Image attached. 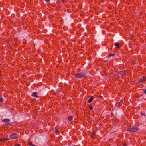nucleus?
Returning <instances> with one entry per match:
<instances>
[{
    "instance_id": "22",
    "label": "nucleus",
    "mask_w": 146,
    "mask_h": 146,
    "mask_svg": "<svg viewBox=\"0 0 146 146\" xmlns=\"http://www.w3.org/2000/svg\"><path fill=\"white\" fill-rule=\"evenodd\" d=\"M44 1L46 2H49L50 1V0H44Z\"/></svg>"
},
{
    "instance_id": "18",
    "label": "nucleus",
    "mask_w": 146,
    "mask_h": 146,
    "mask_svg": "<svg viewBox=\"0 0 146 146\" xmlns=\"http://www.w3.org/2000/svg\"><path fill=\"white\" fill-rule=\"evenodd\" d=\"M87 106H88L89 107L90 110H92L93 108L91 105H89L88 104Z\"/></svg>"
},
{
    "instance_id": "16",
    "label": "nucleus",
    "mask_w": 146,
    "mask_h": 146,
    "mask_svg": "<svg viewBox=\"0 0 146 146\" xmlns=\"http://www.w3.org/2000/svg\"><path fill=\"white\" fill-rule=\"evenodd\" d=\"M27 144L29 145V146H32L33 145L31 141H29L27 143Z\"/></svg>"
},
{
    "instance_id": "6",
    "label": "nucleus",
    "mask_w": 146,
    "mask_h": 146,
    "mask_svg": "<svg viewBox=\"0 0 146 146\" xmlns=\"http://www.w3.org/2000/svg\"><path fill=\"white\" fill-rule=\"evenodd\" d=\"M118 74L121 75H123L126 74V71L125 70L119 71L118 72Z\"/></svg>"
},
{
    "instance_id": "13",
    "label": "nucleus",
    "mask_w": 146,
    "mask_h": 146,
    "mask_svg": "<svg viewBox=\"0 0 146 146\" xmlns=\"http://www.w3.org/2000/svg\"><path fill=\"white\" fill-rule=\"evenodd\" d=\"M123 100H120V101H119V107L120 106H121L123 103Z\"/></svg>"
},
{
    "instance_id": "25",
    "label": "nucleus",
    "mask_w": 146,
    "mask_h": 146,
    "mask_svg": "<svg viewBox=\"0 0 146 146\" xmlns=\"http://www.w3.org/2000/svg\"><path fill=\"white\" fill-rule=\"evenodd\" d=\"M113 114H111V116H113Z\"/></svg>"
},
{
    "instance_id": "23",
    "label": "nucleus",
    "mask_w": 146,
    "mask_h": 146,
    "mask_svg": "<svg viewBox=\"0 0 146 146\" xmlns=\"http://www.w3.org/2000/svg\"><path fill=\"white\" fill-rule=\"evenodd\" d=\"M61 1H62V2L64 3H65V0H61Z\"/></svg>"
},
{
    "instance_id": "20",
    "label": "nucleus",
    "mask_w": 146,
    "mask_h": 146,
    "mask_svg": "<svg viewBox=\"0 0 146 146\" xmlns=\"http://www.w3.org/2000/svg\"><path fill=\"white\" fill-rule=\"evenodd\" d=\"M141 114L142 115H143V116H144L145 117L146 115H145V114H143V112H141Z\"/></svg>"
},
{
    "instance_id": "4",
    "label": "nucleus",
    "mask_w": 146,
    "mask_h": 146,
    "mask_svg": "<svg viewBox=\"0 0 146 146\" xmlns=\"http://www.w3.org/2000/svg\"><path fill=\"white\" fill-rule=\"evenodd\" d=\"M2 121L5 123V125H9L10 120L9 119H4L2 120Z\"/></svg>"
},
{
    "instance_id": "11",
    "label": "nucleus",
    "mask_w": 146,
    "mask_h": 146,
    "mask_svg": "<svg viewBox=\"0 0 146 146\" xmlns=\"http://www.w3.org/2000/svg\"><path fill=\"white\" fill-rule=\"evenodd\" d=\"M54 132L56 133V134L58 135L59 134V132L58 130L57 129H55L54 131Z\"/></svg>"
},
{
    "instance_id": "10",
    "label": "nucleus",
    "mask_w": 146,
    "mask_h": 146,
    "mask_svg": "<svg viewBox=\"0 0 146 146\" xmlns=\"http://www.w3.org/2000/svg\"><path fill=\"white\" fill-rule=\"evenodd\" d=\"M114 55H115V54L114 53H113V54L109 53V54H108L107 55V56L109 58V57H110L111 56H114Z\"/></svg>"
},
{
    "instance_id": "9",
    "label": "nucleus",
    "mask_w": 146,
    "mask_h": 146,
    "mask_svg": "<svg viewBox=\"0 0 146 146\" xmlns=\"http://www.w3.org/2000/svg\"><path fill=\"white\" fill-rule=\"evenodd\" d=\"M9 140V139L7 138H6V139H0V141L1 142H3L4 141H7L8 140Z\"/></svg>"
},
{
    "instance_id": "2",
    "label": "nucleus",
    "mask_w": 146,
    "mask_h": 146,
    "mask_svg": "<svg viewBox=\"0 0 146 146\" xmlns=\"http://www.w3.org/2000/svg\"><path fill=\"white\" fill-rule=\"evenodd\" d=\"M139 128L138 127H131L127 129V131L131 132H135L139 130Z\"/></svg>"
},
{
    "instance_id": "7",
    "label": "nucleus",
    "mask_w": 146,
    "mask_h": 146,
    "mask_svg": "<svg viewBox=\"0 0 146 146\" xmlns=\"http://www.w3.org/2000/svg\"><path fill=\"white\" fill-rule=\"evenodd\" d=\"M31 96L35 98L38 97V96L37 95V93L36 92H33L31 95Z\"/></svg>"
},
{
    "instance_id": "17",
    "label": "nucleus",
    "mask_w": 146,
    "mask_h": 146,
    "mask_svg": "<svg viewBox=\"0 0 146 146\" xmlns=\"http://www.w3.org/2000/svg\"><path fill=\"white\" fill-rule=\"evenodd\" d=\"M0 101L1 102H3V99L0 95Z\"/></svg>"
},
{
    "instance_id": "21",
    "label": "nucleus",
    "mask_w": 146,
    "mask_h": 146,
    "mask_svg": "<svg viewBox=\"0 0 146 146\" xmlns=\"http://www.w3.org/2000/svg\"><path fill=\"white\" fill-rule=\"evenodd\" d=\"M15 146H21V145L19 144H16L15 145Z\"/></svg>"
},
{
    "instance_id": "24",
    "label": "nucleus",
    "mask_w": 146,
    "mask_h": 146,
    "mask_svg": "<svg viewBox=\"0 0 146 146\" xmlns=\"http://www.w3.org/2000/svg\"><path fill=\"white\" fill-rule=\"evenodd\" d=\"M144 93L145 94H146V89H145L144 91Z\"/></svg>"
},
{
    "instance_id": "8",
    "label": "nucleus",
    "mask_w": 146,
    "mask_h": 146,
    "mask_svg": "<svg viewBox=\"0 0 146 146\" xmlns=\"http://www.w3.org/2000/svg\"><path fill=\"white\" fill-rule=\"evenodd\" d=\"M96 133V131H94L92 133L91 135V137L93 139H94L95 138L94 137L95 136Z\"/></svg>"
},
{
    "instance_id": "3",
    "label": "nucleus",
    "mask_w": 146,
    "mask_h": 146,
    "mask_svg": "<svg viewBox=\"0 0 146 146\" xmlns=\"http://www.w3.org/2000/svg\"><path fill=\"white\" fill-rule=\"evenodd\" d=\"M9 137L12 139H15L19 138L18 135L16 133H13L11 134Z\"/></svg>"
},
{
    "instance_id": "1",
    "label": "nucleus",
    "mask_w": 146,
    "mask_h": 146,
    "mask_svg": "<svg viewBox=\"0 0 146 146\" xmlns=\"http://www.w3.org/2000/svg\"><path fill=\"white\" fill-rule=\"evenodd\" d=\"M75 77L78 78H87V76L85 73L81 72L77 74Z\"/></svg>"
},
{
    "instance_id": "12",
    "label": "nucleus",
    "mask_w": 146,
    "mask_h": 146,
    "mask_svg": "<svg viewBox=\"0 0 146 146\" xmlns=\"http://www.w3.org/2000/svg\"><path fill=\"white\" fill-rule=\"evenodd\" d=\"M115 45L116 46V48H120L119 47V44L118 43H115Z\"/></svg>"
},
{
    "instance_id": "19",
    "label": "nucleus",
    "mask_w": 146,
    "mask_h": 146,
    "mask_svg": "<svg viewBox=\"0 0 146 146\" xmlns=\"http://www.w3.org/2000/svg\"><path fill=\"white\" fill-rule=\"evenodd\" d=\"M121 146H127V144H126V143H124L120 145Z\"/></svg>"
},
{
    "instance_id": "5",
    "label": "nucleus",
    "mask_w": 146,
    "mask_h": 146,
    "mask_svg": "<svg viewBox=\"0 0 146 146\" xmlns=\"http://www.w3.org/2000/svg\"><path fill=\"white\" fill-rule=\"evenodd\" d=\"M146 80V78L145 76H143L142 78L139 79L138 81V82L139 83H141L144 82Z\"/></svg>"
},
{
    "instance_id": "15",
    "label": "nucleus",
    "mask_w": 146,
    "mask_h": 146,
    "mask_svg": "<svg viewBox=\"0 0 146 146\" xmlns=\"http://www.w3.org/2000/svg\"><path fill=\"white\" fill-rule=\"evenodd\" d=\"M73 118V117L72 116H70L68 117V120L69 121H72Z\"/></svg>"
},
{
    "instance_id": "14",
    "label": "nucleus",
    "mask_w": 146,
    "mask_h": 146,
    "mask_svg": "<svg viewBox=\"0 0 146 146\" xmlns=\"http://www.w3.org/2000/svg\"><path fill=\"white\" fill-rule=\"evenodd\" d=\"M93 98L92 96L91 97V98L88 100V102L89 103L91 102L93 100Z\"/></svg>"
}]
</instances>
